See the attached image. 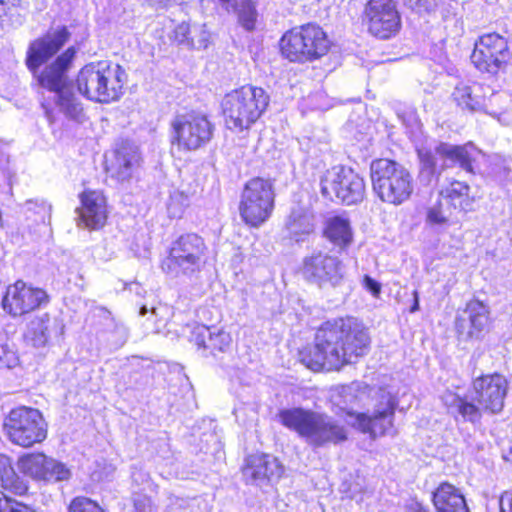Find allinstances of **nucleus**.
<instances>
[{
  "label": "nucleus",
  "instance_id": "c756f323",
  "mask_svg": "<svg viewBox=\"0 0 512 512\" xmlns=\"http://www.w3.org/2000/svg\"><path fill=\"white\" fill-rule=\"evenodd\" d=\"M453 98L458 106L471 112L481 111L484 108L485 98L482 87L478 83L458 84L454 89Z\"/></svg>",
  "mask_w": 512,
  "mask_h": 512
},
{
  "label": "nucleus",
  "instance_id": "de8ad7c7",
  "mask_svg": "<svg viewBox=\"0 0 512 512\" xmlns=\"http://www.w3.org/2000/svg\"><path fill=\"white\" fill-rule=\"evenodd\" d=\"M500 512H512V492H504L499 501Z\"/></svg>",
  "mask_w": 512,
  "mask_h": 512
},
{
  "label": "nucleus",
  "instance_id": "8fccbe9b",
  "mask_svg": "<svg viewBox=\"0 0 512 512\" xmlns=\"http://www.w3.org/2000/svg\"><path fill=\"white\" fill-rule=\"evenodd\" d=\"M190 198V193L185 191H176L171 195V200L173 202L177 201L182 206H187Z\"/></svg>",
  "mask_w": 512,
  "mask_h": 512
},
{
  "label": "nucleus",
  "instance_id": "f03ea898",
  "mask_svg": "<svg viewBox=\"0 0 512 512\" xmlns=\"http://www.w3.org/2000/svg\"><path fill=\"white\" fill-rule=\"evenodd\" d=\"M508 381L498 373L486 374L472 381L471 389L464 395L446 391L441 399L448 413L465 422L480 421L482 412L498 414L504 408Z\"/></svg>",
  "mask_w": 512,
  "mask_h": 512
},
{
  "label": "nucleus",
  "instance_id": "6e6552de",
  "mask_svg": "<svg viewBox=\"0 0 512 512\" xmlns=\"http://www.w3.org/2000/svg\"><path fill=\"white\" fill-rule=\"evenodd\" d=\"M207 253L208 247L201 236L183 234L172 243L169 255L162 261V269L173 277H192L205 265Z\"/></svg>",
  "mask_w": 512,
  "mask_h": 512
},
{
  "label": "nucleus",
  "instance_id": "f257e3e1",
  "mask_svg": "<svg viewBox=\"0 0 512 512\" xmlns=\"http://www.w3.org/2000/svg\"><path fill=\"white\" fill-rule=\"evenodd\" d=\"M370 338L356 318L325 322L316 332L314 346L300 352L301 362L312 371L338 370L369 350Z\"/></svg>",
  "mask_w": 512,
  "mask_h": 512
},
{
  "label": "nucleus",
  "instance_id": "3c124183",
  "mask_svg": "<svg viewBox=\"0 0 512 512\" xmlns=\"http://www.w3.org/2000/svg\"><path fill=\"white\" fill-rule=\"evenodd\" d=\"M148 4L155 9H164L176 2V0H147Z\"/></svg>",
  "mask_w": 512,
  "mask_h": 512
},
{
  "label": "nucleus",
  "instance_id": "a18cd8bd",
  "mask_svg": "<svg viewBox=\"0 0 512 512\" xmlns=\"http://www.w3.org/2000/svg\"><path fill=\"white\" fill-rule=\"evenodd\" d=\"M419 157L423 167V171H427L429 175L436 173V159L429 151H419Z\"/></svg>",
  "mask_w": 512,
  "mask_h": 512
},
{
  "label": "nucleus",
  "instance_id": "79ce46f5",
  "mask_svg": "<svg viewBox=\"0 0 512 512\" xmlns=\"http://www.w3.org/2000/svg\"><path fill=\"white\" fill-rule=\"evenodd\" d=\"M356 391L357 387L355 384L340 387L338 390V397L341 398V400H339L337 404L347 406L354 403L357 400V396L355 394ZM343 409L345 410L346 407H343Z\"/></svg>",
  "mask_w": 512,
  "mask_h": 512
},
{
  "label": "nucleus",
  "instance_id": "b1692460",
  "mask_svg": "<svg viewBox=\"0 0 512 512\" xmlns=\"http://www.w3.org/2000/svg\"><path fill=\"white\" fill-rule=\"evenodd\" d=\"M139 164L138 147L129 141H122L115 150V157L110 166L111 175L119 181H126L132 177Z\"/></svg>",
  "mask_w": 512,
  "mask_h": 512
},
{
  "label": "nucleus",
  "instance_id": "473e14b6",
  "mask_svg": "<svg viewBox=\"0 0 512 512\" xmlns=\"http://www.w3.org/2000/svg\"><path fill=\"white\" fill-rule=\"evenodd\" d=\"M452 212L451 199L444 197V192H441L439 199L427 209L426 223L431 226L450 224Z\"/></svg>",
  "mask_w": 512,
  "mask_h": 512
},
{
  "label": "nucleus",
  "instance_id": "13d9d810",
  "mask_svg": "<svg viewBox=\"0 0 512 512\" xmlns=\"http://www.w3.org/2000/svg\"><path fill=\"white\" fill-rule=\"evenodd\" d=\"M4 5H5V1L4 0H0V17H2V15L5 14Z\"/></svg>",
  "mask_w": 512,
  "mask_h": 512
},
{
  "label": "nucleus",
  "instance_id": "58836bf2",
  "mask_svg": "<svg viewBox=\"0 0 512 512\" xmlns=\"http://www.w3.org/2000/svg\"><path fill=\"white\" fill-rule=\"evenodd\" d=\"M18 356L7 343H0V369H11L18 364Z\"/></svg>",
  "mask_w": 512,
  "mask_h": 512
},
{
  "label": "nucleus",
  "instance_id": "f704fd0d",
  "mask_svg": "<svg viewBox=\"0 0 512 512\" xmlns=\"http://www.w3.org/2000/svg\"><path fill=\"white\" fill-rule=\"evenodd\" d=\"M71 476V470L64 463L49 457L42 481L63 482L68 481Z\"/></svg>",
  "mask_w": 512,
  "mask_h": 512
},
{
  "label": "nucleus",
  "instance_id": "ddd939ff",
  "mask_svg": "<svg viewBox=\"0 0 512 512\" xmlns=\"http://www.w3.org/2000/svg\"><path fill=\"white\" fill-rule=\"evenodd\" d=\"M321 193L324 197L337 199L346 205L363 201L366 192L364 179L348 167H333L321 179Z\"/></svg>",
  "mask_w": 512,
  "mask_h": 512
},
{
  "label": "nucleus",
  "instance_id": "20e7f679",
  "mask_svg": "<svg viewBox=\"0 0 512 512\" xmlns=\"http://www.w3.org/2000/svg\"><path fill=\"white\" fill-rule=\"evenodd\" d=\"M126 79V72L120 65L98 61L81 68L76 84L79 93L87 99L110 103L121 97Z\"/></svg>",
  "mask_w": 512,
  "mask_h": 512
},
{
  "label": "nucleus",
  "instance_id": "ea45409f",
  "mask_svg": "<svg viewBox=\"0 0 512 512\" xmlns=\"http://www.w3.org/2000/svg\"><path fill=\"white\" fill-rule=\"evenodd\" d=\"M192 32V40L193 45L191 48L201 49L206 48L209 42L210 34L205 29V25L193 24Z\"/></svg>",
  "mask_w": 512,
  "mask_h": 512
},
{
  "label": "nucleus",
  "instance_id": "9d476101",
  "mask_svg": "<svg viewBox=\"0 0 512 512\" xmlns=\"http://www.w3.org/2000/svg\"><path fill=\"white\" fill-rule=\"evenodd\" d=\"M3 428L8 439L22 447H31L47 437V423L41 412L30 407L12 409L4 420Z\"/></svg>",
  "mask_w": 512,
  "mask_h": 512
},
{
  "label": "nucleus",
  "instance_id": "4c0bfd02",
  "mask_svg": "<svg viewBox=\"0 0 512 512\" xmlns=\"http://www.w3.org/2000/svg\"><path fill=\"white\" fill-rule=\"evenodd\" d=\"M192 29L193 25H190L186 22H182L181 24L177 25L174 29V40L179 45L191 48V45L194 44L192 40Z\"/></svg>",
  "mask_w": 512,
  "mask_h": 512
},
{
  "label": "nucleus",
  "instance_id": "c03bdc74",
  "mask_svg": "<svg viewBox=\"0 0 512 512\" xmlns=\"http://www.w3.org/2000/svg\"><path fill=\"white\" fill-rule=\"evenodd\" d=\"M0 512H35L29 506L13 500L8 497L7 500H4L2 506L0 505Z\"/></svg>",
  "mask_w": 512,
  "mask_h": 512
},
{
  "label": "nucleus",
  "instance_id": "c85d7f7f",
  "mask_svg": "<svg viewBox=\"0 0 512 512\" xmlns=\"http://www.w3.org/2000/svg\"><path fill=\"white\" fill-rule=\"evenodd\" d=\"M286 229L289 236L299 242L314 230L313 215L305 208L297 206L292 208L287 221Z\"/></svg>",
  "mask_w": 512,
  "mask_h": 512
},
{
  "label": "nucleus",
  "instance_id": "72a5a7b5",
  "mask_svg": "<svg viewBox=\"0 0 512 512\" xmlns=\"http://www.w3.org/2000/svg\"><path fill=\"white\" fill-rule=\"evenodd\" d=\"M49 457L43 453L25 454L18 460L20 471L35 480H42Z\"/></svg>",
  "mask_w": 512,
  "mask_h": 512
},
{
  "label": "nucleus",
  "instance_id": "f8f14e48",
  "mask_svg": "<svg viewBox=\"0 0 512 512\" xmlns=\"http://www.w3.org/2000/svg\"><path fill=\"white\" fill-rule=\"evenodd\" d=\"M272 184L262 178L249 180L241 194L239 213L243 221L252 227L266 222L274 208Z\"/></svg>",
  "mask_w": 512,
  "mask_h": 512
},
{
  "label": "nucleus",
  "instance_id": "4be33fe9",
  "mask_svg": "<svg viewBox=\"0 0 512 512\" xmlns=\"http://www.w3.org/2000/svg\"><path fill=\"white\" fill-rule=\"evenodd\" d=\"M81 203L78 225L94 230L103 227L107 219L104 195L98 191H85L81 195Z\"/></svg>",
  "mask_w": 512,
  "mask_h": 512
},
{
  "label": "nucleus",
  "instance_id": "0eeeda50",
  "mask_svg": "<svg viewBox=\"0 0 512 512\" xmlns=\"http://www.w3.org/2000/svg\"><path fill=\"white\" fill-rule=\"evenodd\" d=\"M75 55V47H69L37 76L39 85L55 92L56 103L60 110L73 119H77L83 110L67 81V72Z\"/></svg>",
  "mask_w": 512,
  "mask_h": 512
},
{
  "label": "nucleus",
  "instance_id": "5701e85b",
  "mask_svg": "<svg viewBox=\"0 0 512 512\" xmlns=\"http://www.w3.org/2000/svg\"><path fill=\"white\" fill-rule=\"evenodd\" d=\"M63 333L62 321L44 314L30 321L25 337L34 347H44L52 337H60Z\"/></svg>",
  "mask_w": 512,
  "mask_h": 512
},
{
  "label": "nucleus",
  "instance_id": "423d86ee",
  "mask_svg": "<svg viewBox=\"0 0 512 512\" xmlns=\"http://www.w3.org/2000/svg\"><path fill=\"white\" fill-rule=\"evenodd\" d=\"M370 176L373 190L383 202L401 205L413 193L412 175L403 165L393 160H373Z\"/></svg>",
  "mask_w": 512,
  "mask_h": 512
},
{
  "label": "nucleus",
  "instance_id": "a211bd4d",
  "mask_svg": "<svg viewBox=\"0 0 512 512\" xmlns=\"http://www.w3.org/2000/svg\"><path fill=\"white\" fill-rule=\"evenodd\" d=\"M490 311L479 300H471L455 320V330L460 341L481 340L488 332Z\"/></svg>",
  "mask_w": 512,
  "mask_h": 512
},
{
  "label": "nucleus",
  "instance_id": "603ef678",
  "mask_svg": "<svg viewBox=\"0 0 512 512\" xmlns=\"http://www.w3.org/2000/svg\"><path fill=\"white\" fill-rule=\"evenodd\" d=\"M115 329L119 334L121 344H123L128 337V331L126 327H124L122 324L115 323Z\"/></svg>",
  "mask_w": 512,
  "mask_h": 512
},
{
  "label": "nucleus",
  "instance_id": "bf43d9fd",
  "mask_svg": "<svg viewBox=\"0 0 512 512\" xmlns=\"http://www.w3.org/2000/svg\"><path fill=\"white\" fill-rule=\"evenodd\" d=\"M147 312H148L147 307H146L145 305L141 306L140 311H139V314H140L141 316H144Z\"/></svg>",
  "mask_w": 512,
  "mask_h": 512
},
{
  "label": "nucleus",
  "instance_id": "1a4fd4ad",
  "mask_svg": "<svg viewBox=\"0 0 512 512\" xmlns=\"http://www.w3.org/2000/svg\"><path fill=\"white\" fill-rule=\"evenodd\" d=\"M330 47L326 33L314 24L285 33L280 41L282 55L292 62H305L325 55Z\"/></svg>",
  "mask_w": 512,
  "mask_h": 512
},
{
  "label": "nucleus",
  "instance_id": "9b49d317",
  "mask_svg": "<svg viewBox=\"0 0 512 512\" xmlns=\"http://www.w3.org/2000/svg\"><path fill=\"white\" fill-rule=\"evenodd\" d=\"M171 128V144L180 151H195L205 146L214 130L207 116L194 111L176 115Z\"/></svg>",
  "mask_w": 512,
  "mask_h": 512
},
{
  "label": "nucleus",
  "instance_id": "2f4dec72",
  "mask_svg": "<svg viewBox=\"0 0 512 512\" xmlns=\"http://www.w3.org/2000/svg\"><path fill=\"white\" fill-rule=\"evenodd\" d=\"M325 236L336 246L345 247L352 241L350 221L343 216H334L327 220Z\"/></svg>",
  "mask_w": 512,
  "mask_h": 512
},
{
  "label": "nucleus",
  "instance_id": "37998d69",
  "mask_svg": "<svg viewBox=\"0 0 512 512\" xmlns=\"http://www.w3.org/2000/svg\"><path fill=\"white\" fill-rule=\"evenodd\" d=\"M404 4L416 13H428L433 10L434 0H403Z\"/></svg>",
  "mask_w": 512,
  "mask_h": 512
},
{
  "label": "nucleus",
  "instance_id": "4468645a",
  "mask_svg": "<svg viewBox=\"0 0 512 512\" xmlns=\"http://www.w3.org/2000/svg\"><path fill=\"white\" fill-rule=\"evenodd\" d=\"M363 21L368 32L381 40L394 37L401 29V15L394 0H369Z\"/></svg>",
  "mask_w": 512,
  "mask_h": 512
},
{
  "label": "nucleus",
  "instance_id": "a19ab883",
  "mask_svg": "<svg viewBox=\"0 0 512 512\" xmlns=\"http://www.w3.org/2000/svg\"><path fill=\"white\" fill-rule=\"evenodd\" d=\"M469 192V186L460 181H454L451 183L450 187L446 189L444 193V197H448L451 199V205L455 207L453 201L462 196H467Z\"/></svg>",
  "mask_w": 512,
  "mask_h": 512
},
{
  "label": "nucleus",
  "instance_id": "6ab92c4d",
  "mask_svg": "<svg viewBox=\"0 0 512 512\" xmlns=\"http://www.w3.org/2000/svg\"><path fill=\"white\" fill-rule=\"evenodd\" d=\"M47 293L40 289L28 286L23 281H17L8 286L2 299L3 309L12 316H21L48 303Z\"/></svg>",
  "mask_w": 512,
  "mask_h": 512
},
{
  "label": "nucleus",
  "instance_id": "5fc2aeb1",
  "mask_svg": "<svg viewBox=\"0 0 512 512\" xmlns=\"http://www.w3.org/2000/svg\"><path fill=\"white\" fill-rule=\"evenodd\" d=\"M98 310L101 316H103L106 319H110L112 322H114V318L112 317V314L108 309H106L105 307H99Z\"/></svg>",
  "mask_w": 512,
  "mask_h": 512
},
{
  "label": "nucleus",
  "instance_id": "7ed1b4c3",
  "mask_svg": "<svg viewBox=\"0 0 512 512\" xmlns=\"http://www.w3.org/2000/svg\"><path fill=\"white\" fill-rule=\"evenodd\" d=\"M280 422L295 431L313 449L337 445L347 440V431L332 416L302 408L283 409Z\"/></svg>",
  "mask_w": 512,
  "mask_h": 512
},
{
  "label": "nucleus",
  "instance_id": "4d7b16f0",
  "mask_svg": "<svg viewBox=\"0 0 512 512\" xmlns=\"http://www.w3.org/2000/svg\"><path fill=\"white\" fill-rule=\"evenodd\" d=\"M409 512H430L426 509L423 508V506L419 503H415L413 504L410 508H409Z\"/></svg>",
  "mask_w": 512,
  "mask_h": 512
},
{
  "label": "nucleus",
  "instance_id": "412c9836",
  "mask_svg": "<svg viewBox=\"0 0 512 512\" xmlns=\"http://www.w3.org/2000/svg\"><path fill=\"white\" fill-rule=\"evenodd\" d=\"M71 33L66 26H60L53 32L34 40L27 51L26 64L34 74L48 59L54 56L70 39Z\"/></svg>",
  "mask_w": 512,
  "mask_h": 512
},
{
  "label": "nucleus",
  "instance_id": "e433bc0d",
  "mask_svg": "<svg viewBox=\"0 0 512 512\" xmlns=\"http://www.w3.org/2000/svg\"><path fill=\"white\" fill-rule=\"evenodd\" d=\"M69 512H105L95 501L78 496L69 505Z\"/></svg>",
  "mask_w": 512,
  "mask_h": 512
},
{
  "label": "nucleus",
  "instance_id": "aec40b11",
  "mask_svg": "<svg viewBox=\"0 0 512 512\" xmlns=\"http://www.w3.org/2000/svg\"><path fill=\"white\" fill-rule=\"evenodd\" d=\"M283 471V466L278 459L265 453L247 456L242 467L245 482L259 487L278 480Z\"/></svg>",
  "mask_w": 512,
  "mask_h": 512
},
{
  "label": "nucleus",
  "instance_id": "393cba45",
  "mask_svg": "<svg viewBox=\"0 0 512 512\" xmlns=\"http://www.w3.org/2000/svg\"><path fill=\"white\" fill-rule=\"evenodd\" d=\"M191 341L198 348L209 350L211 354H215L216 351L226 352L231 346L232 338L228 332L200 325L192 331Z\"/></svg>",
  "mask_w": 512,
  "mask_h": 512
},
{
  "label": "nucleus",
  "instance_id": "f3484780",
  "mask_svg": "<svg viewBox=\"0 0 512 512\" xmlns=\"http://www.w3.org/2000/svg\"><path fill=\"white\" fill-rule=\"evenodd\" d=\"M302 275L319 288L336 287L343 279L344 267L338 257L318 251L303 259Z\"/></svg>",
  "mask_w": 512,
  "mask_h": 512
},
{
  "label": "nucleus",
  "instance_id": "7c9ffc66",
  "mask_svg": "<svg viewBox=\"0 0 512 512\" xmlns=\"http://www.w3.org/2000/svg\"><path fill=\"white\" fill-rule=\"evenodd\" d=\"M227 12L237 14L239 22L248 31L255 27L257 12L251 0H213Z\"/></svg>",
  "mask_w": 512,
  "mask_h": 512
},
{
  "label": "nucleus",
  "instance_id": "864d4df0",
  "mask_svg": "<svg viewBox=\"0 0 512 512\" xmlns=\"http://www.w3.org/2000/svg\"><path fill=\"white\" fill-rule=\"evenodd\" d=\"M135 510L136 512H156L150 504L146 508L140 501L135 502Z\"/></svg>",
  "mask_w": 512,
  "mask_h": 512
},
{
  "label": "nucleus",
  "instance_id": "2eb2a0df",
  "mask_svg": "<svg viewBox=\"0 0 512 512\" xmlns=\"http://www.w3.org/2000/svg\"><path fill=\"white\" fill-rule=\"evenodd\" d=\"M398 405L396 398L388 392H382L381 399L372 415L347 411L346 421L371 437L385 435L393 429L395 409Z\"/></svg>",
  "mask_w": 512,
  "mask_h": 512
},
{
  "label": "nucleus",
  "instance_id": "6e6d98bb",
  "mask_svg": "<svg viewBox=\"0 0 512 512\" xmlns=\"http://www.w3.org/2000/svg\"><path fill=\"white\" fill-rule=\"evenodd\" d=\"M413 296H414V304L410 308L411 313H414L419 309V298H418V292L416 290L413 292Z\"/></svg>",
  "mask_w": 512,
  "mask_h": 512
},
{
  "label": "nucleus",
  "instance_id": "39448f33",
  "mask_svg": "<svg viewBox=\"0 0 512 512\" xmlns=\"http://www.w3.org/2000/svg\"><path fill=\"white\" fill-rule=\"evenodd\" d=\"M269 95L263 88L242 86L227 93L221 102L222 113L229 129H249L269 105Z\"/></svg>",
  "mask_w": 512,
  "mask_h": 512
},
{
  "label": "nucleus",
  "instance_id": "bb28decb",
  "mask_svg": "<svg viewBox=\"0 0 512 512\" xmlns=\"http://www.w3.org/2000/svg\"><path fill=\"white\" fill-rule=\"evenodd\" d=\"M436 152L449 159L453 163L459 164L460 168L470 174H475L474 164L477 161L480 150L469 143L463 146L441 143Z\"/></svg>",
  "mask_w": 512,
  "mask_h": 512
},
{
  "label": "nucleus",
  "instance_id": "cd10ccee",
  "mask_svg": "<svg viewBox=\"0 0 512 512\" xmlns=\"http://www.w3.org/2000/svg\"><path fill=\"white\" fill-rule=\"evenodd\" d=\"M0 492L10 493L13 495H24L28 491V483L25 479L21 478L14 467L12 466L11 459L5 454L0 453Z\"/></svg>",
  "mask_w": 512,
  "mask_h": 512
},
{
  "label": "nucleus",
  "instance_id": "09e8293b",
  "mask_svg": "<svg viewBox=\"0 0 512 512\" xmlns=\"http://www.w3.org/2000/svg\"><path fill=\"white\" fill-rule=\"evenodd\" d=\"M364 286L365 288L372 293L373 296H378L381 292V285L371 278L370 276L366 275L364 277Z\"/></svg>",
  "mask_w": 512,
  "mask_h": 512
},
{
  "label": "nucleus",
  "instance_id": "c9c22d12",
  "mask_svg": "<svg viewBox=\"0 0 512 512\" xmlns=\"http://www.w3.org/2000/svg\"><path fill=\"white\" fill-rule=\"evenodd\" d=\"M202 504L207 506L200 498L170 497L166 512H203Z\"/></svg>",
  "mask_w": 512,
  "mask_h": 512
},
{
  "label": "nucleus",
  "instance_id": "a878e982",
  "mask_svg": "<svg viewBox=\"0 0 512 512\" xmlns=\"http://www.w3.org/2000/svg\"><path fill=\"white\" fill-rule=\"evenodd\" d=\"M432 500L437 512H469L462 492L448 482L438 486L433 492Z\"/></svg>",
  "mask_w": 512,
  "mask_h": 512
},
{
  "label": "nucleus",
  "instance_id": "49530a36",
  "mask_svg": "<svg viewBox=\"0 0 512 512\" xmlns=\"http://www.w3.org/2000/svg\"><path fill=\"white\" fill-rule=\"evenodd\" d=\"M27 211H35V213L40 215L41 220L44 221L46 215H50L51 207L47 205L45 202H33L27 201L26 203Z\"/></svg>",
  "mask_w": 512,
  "mask_h": 512
},
{
  "label": "nucleus",
  "instance_id": "052dcab7",
  "mask_svg": "<svg viewBox=\"0 0 512 512\" xmlns=\"http://www.w3.org/2000/svg\"><path fill=\"white\" fill-rule=\"evenodd\" d=\"M8 497H9V496H8V495H6L5 493H4L3 497H0V505H1V506H2V503L4 502V500H7V498H8Z\"/></svg>",
  "mask_w": 512,
  "mask_h": 512
},
{
  "label": "nucleus",
  "instance_id": "dca6fc26",
  "mask_svg": "<svg viewBox=\"0 0 512 512\" xmlns=\"http://www.w3.org/2000/svg\"><path fill=\"white\" fill-rule=\"evenodd\" d=\"M508 41L497 33H488L479 37L471 54L475 67L490 74H496L510 60Z\"/></svg>",
  "mask_w": 512,
  "mask_h": 512
}]
</instances>
